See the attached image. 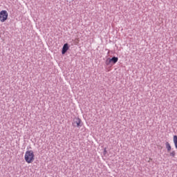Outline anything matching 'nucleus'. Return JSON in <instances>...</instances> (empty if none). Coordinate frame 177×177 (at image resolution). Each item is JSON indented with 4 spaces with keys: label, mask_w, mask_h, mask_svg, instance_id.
Returning a JSON list of instances; mask_svg holds the SVG:
<instances>
[{
    "label": "nucleus",
    "mask_w": 177,
    "mask_h": 177,
    "mask_svg": "<svg viewBox=\"0 0 177 177\" xmlns=\"http://www.w3.org/2000/svg\"><path fill=\"white\" fill-rule=\"evenodd\" d=\"M24 159L27 164H32V162L35 161V154L34 153V151H26L25 153Z\"/></svg>",
    "instance_id": "1"
},
{
    "label": "nucleus",
    "mask_w": 177,
    "mask_h": 177,
    "mask_svg": "<svg viewBox=\"0 0 177 177\" xmlns=\"http://www.w3.org/2000/svg\"><path fill=\"white\" fill-rule=\"evenodd\" d=\"M8 11L6 10H1L0 12V21H1V23H5V21H6V20H8Z\"/></svg>",
    "instance_id": "2"
},
{
    "label": "nucleus",
    "mask_w": 177,
    "mask_h": 177,
    "mask_svg": "<svg viewBox=\"0 0 177 177\" xmlns=\"http://www.w3.org/2000/svg\"><path fill=\"white\" fill-rule=\"evenodd\" d=\"M68 49H69L68 44H65L62 48V55H64Z\"/></svg>",
    "instance_id": "3"
},
{
    "label": "nucleus",
    "mask_w": 177,
    "mask_h": 177,
    "mask_svg": "<svg viewBox=\"0 0 177 177\" xmlns=\"http://www.w3.org/2000/svg\"><path fill=\"white\" fill-rule=\"evenodd\" d=\"M165 146L167 151L168 152L171 151V150L172 149V147H171V144H169V142H165Z\"/></svg>",
    "instance_id": "4"
},
{
    "label": "nucleus",
    "mask_w": 177,
    "mask_h": 177,
    "mask_svg": "<svg viewBox=\"0 0 177 177\" xmlns=\"http://www.w3.org/2000/svg\"><path fill=\"white\" fill-rule=\"evenodd\" d=\"M74 124H76V127H81V119L77 118L74 122Z\"/></svg>",
    "instance_id": "5"
},
{
    "label": "nucleus",
    "mask_w": 177,
    "mask_h": 177,
    "mask_svg": "<svg viewBox=\"0 0 177 177\" xmlns=\"http://www.w3.org/2000/svg\"><path fill=\"white\" fill-rule=\"evenodd\" d=\"M117 62H118V57H113L111 59V62L113 63V64H115V63H117Z\"/></svg>",
    "instance_id": "6"
},
{
    "label": "nucleus",
    "mask_w": 177,
    "mask_h": 177,
    "mask_svg": "<svg viewBox=\"0 0 177 177\" xmlns=\"http://www.w3.org/2000/svg\"><path fill=\"white\" fill-rule=\"evenodd\" d=\"M173 142L174 143L175 148L177 150V136H174V137H173Z\"/></svg>",
    "instance_id": "7"
},
{
    "label": "nucleus",
    "mask_w": 177,
    "mask_h": 177,
    "mask_svg": "<svg viewBox=\"0 0 177 177\" xmlns=\"http://www.w3.org/2000/svg\"><path fill=\"white\" fill-rule=\"evenodd\" d=\"M170 157H175L176 156V152L175 151H172L169 153Z\"/></svg>",
    "instance_id": "8"
},
{
    "label": "nucleus",
    "mask_w": 177,
    "mask_h": 177,
    "mask_svg": "<svg viewBox=\"0 0 177 177\" xmlns=\"http://www.w3.org/2000/svg\"><path fill=\"white\" fill-rule=\"evenodd\" d=\"M105 63H106V66H109L110 64V63H111V59H106Z\"/></svg>",
    "instance_id": "9"
}]
</instances>
